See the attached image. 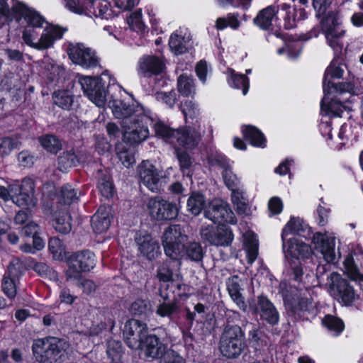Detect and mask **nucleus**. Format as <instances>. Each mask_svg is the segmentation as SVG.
Returning <instances> with one entry per match:
<instances>
[{"mask_svg":"<svg viewBox=\"0 0 363 363\" xmlns=\"http://www.w3.org/2000/svg\"><path fill=\"white\" fill-rule=\"evenodd\" d=\"M282 241L283 250L286 256L299 259L308 257L311 253V247L297 238H291L286 242L285 240Z\"/></svg>","mask_w":363,"mask_h":363,"instance_id":"obj_25","label":"nucleus"},{"mask_svg":"<svg viewBox=\"0 0 363 363\" xmlns=\"http://www.w3.org/2000/svg\"><path fill=\"white\" fill-rule=\"evenodd\" d=\"M11 9L14 13L23 18L28 27L42 28L44 23L48 25L43 16L34 9L28 8L22 2H13Z\"/></svg>","mask_w":363,"mask_h":363,"instance_id":"obj_22","label":"nucleus"},{"mask_svg":"<svg viewBox=\"0 0 363 363\" xmlns=\"http://www.w3.org/2000/svg\"><path fill=\"white\" fill-rule=\"evenodd\" d=\"M322 323L328 330L333 332L335 335H340L345 328L343 321L340 318L332 315H325Z\"/></svg>","mask_w":363,"mask_h":363,"instance_id":"obj_40","label":"nucleus"},{"mask_svg":"<svg viewBox=\"0 0 363 363\" xmlns=\"http://www.w3.org/2000/svg\"><path fill=\"white\" fill-rule=\"evenodd\" d=\"M64 33L65 30L60 27L48 24L37 42L35 50H43L52 47L55 40L62 38Z\"/></svg>","mask_w":363,"mask_h":363,"instance_id":"obj_27","label":"nucleus"},{"mask_svg":"<svg viewBox=\"0 0 363 363\" xmlns=\"http://www.w3.org/2000/svg\"><path fill=\"white\" fill-rule=\"evenodd\" d=\"M240 279L238 275H234L228 278L227 281V289L228 293L233 300V301L237 304V306L243 311H247V304L244 301V297L242 296L240 293Z\"/></svg>","mask_w":363,"mask_h":363,"instance_id":"obj_31","label":"nucleus"},{"mask_svg":"<svg viewBox=\"0 0 363 363\" xmlns=\"http://www.w3.org/2000/svg\"><path fill=\"white\" fill-rule=\"evenodd\" d=\"M35 28H26L23 31L22 38L24 43L29 47L36 49L37 42L35 40L38 38V33L34 29Z\"/></svg>","mask_w":363,"mask_h":363,"instance_id":"obj_61","label":"nucleus"},{"mask_svg":"<svg viewBox=\"0 0 363 363\" xmlns=\"http://www.w3.org/2000/svg\"><path fill=\"white\" fill-rule=\"evenodd\" d=\"M98 189L101 195L106 198H111L113 195V186L108 176H104L99 179Z\"/></svg>","mask_w":363,"mask_h":363,"instance_id":"obj_54","label":"nucleus"},{"mask_svg":"<svg viewBox=\"0 0 363 363\" xmlns=\"http://www.w3.org/2000/svg\"><path fill=\"white\" fill-rule=\"evenodd\" d=\"M63 202L64 204H65V201ZM62 216L60 215V212H59L58 214L56 213L55 218L52 221V225L57 232L62 235H66L67 230V222L65 218V216L67 215V209L66 205H65L63 212H62Z\"/></svg>","mask_w":363,"mask_h":363,"instance_id":"obj_47","label":"nucleus"},{"mask_svg":"<svg viewBox=\"0 0 363 363\" xmlns=\"http://www.w3.org/2000/svg\"><path fill=\"white\" fill-rule=\"evenodd\" d=\"M249 308L259 315L260 319L271 325H276L279 320V314L274 303L264 295L257 296L249 301Z\"/></svg>","mask_w":363,"mask_h":363,"instance_id":"obj_13","label":"nucleus"},{"mask_svg":"<svg viewBox=\"0 0 363 363\" xmlns=\"http://www.w3.org/2000/svg\"><path fill=\"white\" fill-rule=\"evenodd\" d=\"M337 95L335 98L331 99L328 101L327 96H325L321 101L320 107L323 111H325L328 114H331L333 116H342L344 111H349L350 108L346 104L349 102L347 99H342L340 93H336Z\"/></svg>","mask_w":363,"mask_h":363,"instance_id":"obj_26","label":"nucleus"},{"mask_svg":"<svg viewBox=\"0 0 363 363\" xmlns=\"http://www.w3.org/2000/svg\"><path fill=\"white\" fill-rule=\"evenodd\" d=\"M200 235L204 241L216 246H228L233 240L231 229L225 225H219L216 228L203 225Z\"/></svg>","mask_w":363,"mask_h":363,"instance_id":"obj_15","label":"nucleus"},{"mask_svg":"<svg viewBox=\"0 0 363 363\" xmlns=\"http://www.w3.org/2000/svg\"><path fill=\"white\" fill-rule=\"evenodd\" d=\"M94 11L93 13L97 17L109 18L112 16V11L109 9L110 4L106 0H96L94 5L91 4Z\"/></svg>","mask_w":363,"mask_h":363,"instance_id":"obj_45","label":"nucleus"},{"mask_svg":"<svg viewBox=\"0 0 363 363\" xmlns=\"http://www.w3.org/2000/svg\"><path fill=\"white\" fill-rule=\"evenodd\" d=\"M283 300L287 315L294 321L309 320L316 315L313 300L301 293L295 294L283 291Z\"/></svg>","mask_w":363,"mask_h":363,"instance_id":"obj_3","label":"nucleus"},{"mask_svg":"<svg viewBox=\"0 0 363 363\" xmlns=\"http://www.w3.org/2000/svg\"><path fill=\"white\" fill-rule=\"evenodd\" d=\"M22 274L18 264L11 263L8 266L1 279V289L8 298L13 300L16 298Z\"/></svg>","mask_w":363,"mask_h":363,"instance_id":"obj_17","label":"nucleus"},{"mask_svg":"<svg viewBox=\"0 0 363 363\" xmlns=\"http://www.w3.org/2000/svg\"><path fill=\"white\" fill-rule=\"evenodd\" d=\"M222 176L225 186L229 189H233V188L238 186L240 183L239 179L237 178L236 175L233 174L230 167L225 170H223Z\"/></svg>","mask_w":363,"mask_h":363,"instance_id":"obj_63","label":"nucleus"},{"mask_svg":"<svg viewBox=\"0 0 363 363\" xmlns=\"http://www.w3.org/2000/svg\"><path fill=\"white\" fill-rule=\"evenodd\" d=\"M147 333L146 324L135 319L129 320L125 323L123 330L127 345L133 350L139 349Z\"/></svg>","mask_w":363,"mask_h":363,"instance_id":"obj_19","label":"nucleus"},{"mask_svg":"<svg viewBox=\"0 0 363 363\" xmlns=\"http://www.w3.org/2000/svg\"><path fill=\"white\" fill-rule=\"evenodd\" d=\"M204 216L215 223H221L223 222L229 223H236L234 213L229 205L222 200L213 201L208 209L204 211Z\"/></svg>","mask_w":363,"mask_h":363,"instance_id":"obj_18","label":"nucleus"},{"mask_svg":"<svg viewBox=\"0 0 363 363\" xmlns=\"http://www.w3.org/2000/svg\"><path fill=\"white\" fill-rule=\"evenodd\" d=\"M163 63L155 57H147L143 58L139 64L138 72L143 76L158 74L163 69Z\"/></svg>","mask_w":363,"mask_h":363,"instance_id":"obj_32","label":"nucleus"},{"mask_svg":"<svg viewBox=\"0 0 363 363\" xmlns=\"http://www.w3.org/2000/svg\"><path fill=\"white\" fill-rule=\"evenodd\" d=\"M77 88H80L88 99L98 107H104L106 104L107 90L101 77L77 74L72 80V89L74 91Z\"/></svg>","mask_w":363,"mask_h":363,"instance_id":"obj_5","label":"nucleus"},{"mask_svg":"<svg viewBox=\"0 0 363 363\" xmlns=\"http://www.w3.org/2000/svg\"><path fill=\"white\" fill-rule=\"evenodd\" d=\"M108 327H109L111 330L114 327V321L111 317H108L107 319L105 318L104 322L101 320L100 323L96 325L93 324L90 328L89 334L92 336L98 335L103 330H106Z\"/></svg>","mask_w":363,"mask_h":363,"instance_id":"obj_60","label":"nucleus"},{"mask_svg":"<svg viewBox=\"0 0 363 363\" xmlns=\"http://www.w3.org/2000/svg\"><path fill=\"white\" fill-rule=\"evenodd\" d=\"M140 182L152 192L160 191L164 174L149 160L143 161L137 167Z\"/></svg>","mask_w":363,"mask_h":363,"instance_id":"obj_12","label":"nucleus"},{"mask_svg":"<svg viewBox=\"0 0 363 363\" xmlns=\"http://www.w3.org/2000/svg\"><path fill=\"white\" fill-rule=\"evenodd\" d=\"M138 250L149 260L155 259L160 254V246L157 242L150 235H145L136 238Z\"/></svg>","mask_w":363,"mask_h":363,"instance_id":"obj_28","label":"nucleus"},{"mask_svg":"<svg viewBox=\"0 0 363 363\" xmlns=\"http://www.w3.org/2000/svg\"><path fill=\"white\" fill-rule=\"evenodd\" d=\"M187 237L180 225H172L164 233L162 245L165 255L172 261L181 262L185 255L184 242Z\"/></svg>","mask_w":363,"mask_h":363,"instance_id":"obj_6","label":"nucleus"},{"mask_svg":"<svg viewBox=\"0 0 363 363\" xmlns=\"http://www.w3.org/2000/svg\"><path fill=\"white\" fill-rule=\"evenodd\" d=\"M181 110L186 118L194 119L196 118L199 115V109L197 106L190 100H186L181 104Z\"/></svg>","mask_w":363,"mask_h":363,"instance_id":"obj_55","label":"nucleus"},{"mask_svg":"<svg viewBox=\"0 0 363 363\" xmlns=\"http://www.w3.org/2000/svg\"><path fill=\"white\" fill-rule=\"evenodd\" d=\"M180 265L181 262L166 260L162 262L157 269V279L162 282L174 281L178 279L177 271H179Z\"/></svg>","mask_w":363,"mask_h":363,"instance_id":"obj_29","label":"nucleus"},{"mask_svg":"<svg viewBox=\"0 0 363 363\" xmlns=\"http://www.w3.org/2000/svg\"><path fill=\"white\" fill-rule=\"evenodd\" d=\"M150 310L151 304L150 301L144 299H137L132 303L130 307V311L134 315L146 314Z\"/></svg>","mask_w":363,"mask_h":363,"instance_id":"obj_50","label":"nucleus"},{"mask_svg":"<svg viewBox=\"0 0 363 363\" xmlns=\"http://www.w3.org/2000/svg\"><path fill=\"white\" fill-rule=\"evenodd\" d=\"M35 182L30 177L22 179L21 184L18 181L10 184V190L12 191V201L18 206H34L35 199Z\"/></svg>","mask_w":363,"mask_h":363,"instance_id":"obj_11","label":"nucleus"},{"mask_svg":"<svg viewBox=\"0 0 363 363\" xmlns=\"http://www.w3.org/2000/svg\"><path fill=\"white\" fill-rule=\"evenodd\" d=\"M345 65L331 62L325 70L323 78V91L325 94L340 93V94H349L350 96L354 94V86L351 82H341L335 84L330 82L331 79H340L345 72Z\"/></svg>","mask_w":363,"mask_h":363,"instance_id":"obj_8","label":"nucleus"},{"mask_svg":"<svg viewBox=\"0 0 363 363\" xmlns=\"http://www.w3.org/2000/svg\"><path fill=\"white\" fill-rule=\"evenodd\" d=\"M156 314L162 318H168L170 320L177 323L181 313L179 302L174 298L171 301H160L157 306Z\"/></svg>","mask_w":363,"mask_h":363,"instance_id":"obj_30","label":"nucleus"},{"mask_svg":"<svg viewBox=\"0 0 363 363\" xmlns=\"http://www.w3.org/2000/svg\"><path fill=\"white\" fill-rule=\"evenodd\" d=\"M333 0H313V6L316 12V16L320 18L325 16L330 8Z\"/></svg>","mask_w":363,"mask_h":363,"instance_id":"obj_62","label":"nucleus"},{"mask_svg":"<svg viewBox=\"0 0 363 363\" xmlns=\"http://www.w3.org/2000/svg\"><path fill=\"white\" fill-rule=\"evenodd\" d=\"M48 245L55 259L65 260L66 262L68 260L66 246L61 239L59 238H52L49 240Z\"/></svg>","mask_w":363,"mask_h":363,"instance_id":"obj_38","label":"nucleus"},{"mask_svg":"<svg viewBox=\"0 0 363 363\" xmlns=\"http://www.w3.org/2000/svg\"><path fill=\"white\" fill-rule=\"evenodd\" d=\"M71 278L74 279V284L82 289L84 293L91 294L96 291V286L93 281L82 279L81 275H73Z\"/></svg>","mask_w":363,"mask_h":363,"instance_id":"obj_51","label":"nucleus"},{"mask_svg":"<svg viewBox=\"0 0 363 363\" xmlns=\"http://www.w3.org/2000/svg\"><path fill=\"white\" fill-rule=\"evenodd\" d=\"M146 357L160 358L166 352V347L155 335H146L141 341L140 347Z\"/></svg>","mask_w":363,"mask_h":363,"instance_id":"obj_23","label":"nucleus"},{"mask_svg":"<svg viewBox=\"0 0 363 363\" xmlns=\"http://www.w3.org/2000/svg\"><path fill=\"white\" fill-rule=\"evenodd\" d=\"M150 216L157 220L175 219L178 216L176 203L169 202L159 196L151 198L147 203Z\"/></svg>","mask_w":363,"mask_h":363,"instance_id":"obj_14","label":"nucleus"},{"mask_svg":"<svg viewBox=\"0 0 363 363\" xmlns=\"http://www.w3.org/2000/svg\"><path fill=\"white\" fill-rule=\"evenodd\" d=\"M127 23L133 30L136 31H143L145 28L142 21V13L140 10H138L130 14L127 18Z\"/></svg>","mask_w":363,"mask_h":363,"instance_id":"obj_56","label":"nucleus"},{"mask_svg":"<svg viewBox=\"0 0 363 363\" xmlns=\"http://www.w3.org/2000/svg\"><path fill=\"white\" fill-rule=\"evenodd\" d=\"M308 228V225L303 223V221L299 218H292L286 223L282 230L281 239L284 240L286 237L290 234H296L299 236H303V233Z\"/></svg>","mask_w":363,"mask_h":363,"instance_id":"obj_36","label":"nucleus"},{"mask_svg":"<svg viewBox=\"0 0 363 363\" xmlns=\"http://www.w3.org/2000/svg\"><path fill=\"white\" fill-rule=\"evenodd\" d=\"M320 23L326 39L342 38L345 34V30L342 27L340 13L337 9L329 11Z\"/></svg>","mask_w":363,"mask_h":363,"instance_id":"obj_20","label":"nucleus"},{"mask_svg":"<svg viewBox=\"0 0 363 363\" xmlns=\"http://www.w3.org/2000/svg\"><path fill=\"white\" fill-rule=\"evenodd\" d=\"M231 86L237 89H242V94L245 95L249 89V79L245 74H237L234 71L231 72Z\"/></svg>","mask_w":363,"mask_h":363,"instance_id":"obj_48","label":"nucleus"},{"mask_svg":"<svg viewBox=\"0 0 363 363\" xmlns=\"http://www.w3.org/2000/svg\"><path fill=\"white\" fill-rule=\"evenodd\" d=\"M106 353L113 362L118 363L123 354L121 342L115 340H108L107 342Z\"/></svg>","mask_w":363,"mask_h":363,"instance_id":"obj_42","label":"nucleus"},{"mask_svg":"<svg viewBox=\"0 0 363 363\" xmlns=\"http://www.w3.org/2000/svg\"><path fill=\"white\" fill-rule=\"evenodd\" d=\"M113 219V211L110 206H100L96 213L91 217V227L96 233L106 232Z\"/></svg>","mask_w":363,"mask_h":363,"instance_id":"obj_24","label":"nucleus"},{"mask_svg":"<svg viewBox=\"0 0 363 363\" xmlns=\"http://www.w3.org/2000/svg\"><path fill=\"white\" fill-rule=\"evenodd\" d=\"M21 137L15 134L10 136L0 138V157L4 158L9 156L14 150H19L21 147Z\"/></svg>","mask_w":363,"mask_h":363,"instance_id":"obj_34","label":"nucleus"},{"mask_svg":"<svg viewBox=\"0 0 363 363\" xmlns=\"http://www.w3.org/2000/svg\"><path fill=\"white\" fill-rule=\"evenodd\" d=\"M240 24L238 15L229 13L226 18H218L216 22V27L218 30H223L227 26H230L233 29L236 30L239 28Z\"/></svg>","mask_w":363,"mask_h":363,"instance_id":"obj_46","label":"nucleus"},{"mask_svg":"<svg viewBox=\"0 0 363 363\" xmlns=\"http://www.w3.org/2000/svg\"><path fill=\"white\" fill-rule=\"evenodd\" d=\"M82 60L84 61L83 64H78L79 65L85 68L96 67L99 65V60L96 55V52L90 48H87L85 52Z\"/></svg>","mask_w":363,"mask_h":363,"instance_id":"obj_59","label":"nucleus"},{"mask_svg":"<svg viewBox=\"0 0 363 363\" xmlns=\"http://www.w3.org/2000/svg\"><path fill=\"white\" fill-rule=\"evenodd\" d=\"M39 141L43 148L52 153L55 154L62 148L60 140L52 135L43 136L40 138Z\"/></svg>","mask_w":363,"mask_h":363,"instance_id":"obj_44","label":"nucleus"},{"mask_svg":"<svg viewBox=\"0 0 363 363\" xmlns=\"http://www.w3.org/2000/svg\"><path fill=\"white\" fill-rule=\"evenodd\" d=\"M177 159L179 162V166L183 174L190 175L191 167L192 166V159L190 155L185 151L181 150L177 152Z\"/></svg>","mask_w":363,"mask_h":363,"instance_id":"obj_52","label":"nucleus"},{"mask_svg":"<svg viewBox=\"0 0 363 363\" xmlns=\"http://www.w3.org/2000/svg\"><path fill=\"white\" fill-rule=\"evenodd\" d=\"M108 106L114 117L122 121V125L125 121L128 123L133 118L138 117L144 113L141 106L118 99H110Z\"/></svg>","mask_w":363,"mask_h":363,"instance_id":"obj_16","label":"nucleus"},{"mask_svg":"<svg viewBox=\"0 0 363 363\" xmlns=\"http://www.w3.org/2000/svg\"><path fill=\"white\" fill-rule=\"evenodd\" d=\"M178 91L183 96H188L194 93L195 86L194 79L186 74H182L177 80Z\"/></svg>","mask_w":363,"mask_h":363,"instance_id":"obj_41","label":"nucleus"},{"mask_svg":"<svg viewBox=\"0 0 363 363\" xmlns=\"http://www.w3.org/2000/svg\"><path fill=\"white\" fill-rule=\"evenodd\" d=\"M205 206V197L199 193H193L187 200V210L194 216H198Z\"/></svg>","mask_w":363,"mask_h":363,"instance_id":"obj_39","label":"nucleus"},{"mask_svg":"<svg viewBox=\"0 0 363 363\" xmlns=\"http://www.w3.org/2000/svg\"><path fill=\"white\" fill-rule=\"evenodd\" d=\"M298 12L299 17L298 18H296V14L295 15L294 13H291V11H289L288 13H285L284 24V27L285 29L289 30L296 27V21L303 20L306 17V13L303 9H300Z\"/></svg>","mask_w":363,"mask_h":363,"instance_id":"obj_58","label":"nucleus"},{"mask_svg":"<svg viewBox=\"0 0 363 363\" xmlns=\"http://www.w3.org/2000/svg\"><path fill=\"white\" fill-rule=\"evenodd\" d=\"M313 242L316 250L320 252L326 262L325 264L318 265L316 268V277L320 282L325 280V276H326V280L328 282V277L330 274H327V272L330 270V263L333 262L335 259L334 240L325 234L316 233L313 235Z\"/></svg>","mask_w":363,"mask_h":363,"instance_id":"obj_7","label":"nucleus"},{"mask_svg":"<svg viewBox=\"0 0 363 363\" xmlns=\"http://www.w3.org/2000/svg\"><path fill=\"white\" fill-rule=\"evenodd\" d=\"M161 358L160 363H185L183 357L173 350L166 351Z\"/></svg>","mask_w":363,"mask_h":363,"instance_id":"obj_64","label":"nucleus"},{"mask_svg":"<svg viewBox=\"0 0 363 363\" xmlns=\"http://www.w3.org/2000/svg\"><path fill=\"white\" fill-rule=\"evenodd\" d=\"M279 9L275 6H269L260 11L254 19V23L262 30H268L272 26V21Z\"/></svg>","mask_w":363,"mask_h":363,"instance_id":"obj_33","label":"nucleus"},{"mask_svg":"<svg viewBox=\"0 0 363 363\" xmlns=\"http://www.w3.org/2000/svg\"><path fill=\"white\" fill-rule=\"evenodd\" d=\"M154 128L157 135L170 143H177L186 149L195 148L201 139V134L189 126L172 129L163 123L157 122Z\"/></svg>","mask_w":363,"mask_h":363,"instance_id":"obj_1","label":"nucleus"},{"mask_svg":"<svg viewBox=\"0 0 363 363\" xmlns=\"http://www.w3.org/2000/svg\"><path fill=\"white\" fill-rule=\"evenodd\" d=\"M258 240L253 233H247L244 237V248L246 251L247 262L252 264L258 256Z\"/></svg>","mask_w":363,"mask_h":363,"instance_id":"obj_35","label":"nucleus"},{"mask_svg":"<svg viewBox=\"0 0 363 363\" xmlns=\"http://www.w3.org/2000/svg\"><path fill=\"white\" fill-rule=\"evenodd\" d=\"M152 118L143 113L138 117L133 118L128 123H123L125 129V138L132 145L139 144L147 140L150 135L149 125H152Z\"/></svg>","mask_w":363,"mask_h":363,"instance_id":"obj_9","label":"nucleus"},{"mask_svg":"<svg viewBox=\"0 0 363 363\" xmlns=\"http://www.w3.org/2000/svg\"><path fill=\"white\" fill-rule=\"evenodd\" d=\"M94 266V253L89 250L75 252L69 256V278L73 275H80L82 272H89Z\"/></svg>","mask_w":363,"mask_h":363,"instance_id":"obj_21","label":"nucleus"},{"mask_svg":"<svg viewBox=\"0 0 363 363\" xmlns=\"http://www.w3.org/2000/svg\"><path fill=\"white\" fill-rule=\"evenodd\" d=\"M67 348L65 339L48 336L34 340L32 350L35 359L41 363L56 362Z\"/></svg>","mask_w":363,"mask_h":363,"instance_id":"obj_4","label":"nucleus"},{"mask_svg":"<svg viewBox=\"0 0 363 363\" xmlns=\"http://www.w3.org/2000/svg\"><path fill=\"white\" fill-rule=\"evenodd\" d=\"M185 255L187 258L193 262H201L204 255V251L199 242H190L185 247Z\"/></svg>","mask_w":363,"mask_h":363,"instance_id":"obj_43","label":"nucleus"},{"mask_svg":"<svg viewBox=\"0 0 363 363\" xmlns=\"http://www.w3.org/2000/svg\"><path fill=\"white\" fill-rule=\"evenodd\" d=\"M329 292L335 299L342 301L345 305L351 304L355 299V292L349 281L336 272L330 273L328 277Z\"/></svg>","mask_w":363,"mask_h":363,"instance_id":"obj_10","label":"nucleus"},{"mask_svg":"<svg viewBox=\"0 0 363 363\" xmlns=\"http://www.w3.org/2000/svg\"><path fill=\"white\" fill-rule=\"evenodd\" d=\"M169 45L176 55H181L186 51V48L184 43V38H181L177 34H172L171 35Z\"/></svg>","mask_w":363,"mask_h":363,"instance_id":"obj_57","label":"nucleus"},{"mask_svg":"<svg viewBox=\"0 0 363 363\" xmlns=\"http://www.w3.org/2000/svg\"><path fill=\"white\" fill-rule=\"evenodd\" d=\"M246 347L245 333L238 325L225 324L219 340V350L223 356L234 359L240 356Z\"/></svg>","mask_w":363,"mask_h":363,"instance_id":"obj_2","label":"nucleus"},{"mask_svg":"<svg viewBox=\"0 0 363 363\" xmlns=\"http://www.w3.org/2000/svg\"><path fill=\"white\" fill-rule=\"evenodd\" d=\"M116 153L118 160L125 167H130L135 162L134 155L129 149H126L125 147L120 148L119 147H117Z\"/></svg>","mask_w":363,"mask_h":363,"instance_id":"obj_53","label":"nucleus"},{"mask_svg":"<svg viewBox=\"0 0 363 363\" xmlns=\"http://www.w3.org/2000/svg\"><path fill=\"white\" fill-rule=\"evenodd\" d=\"M87 48L83 44L78 43L75 45L69 44V59L76 65L83 64L84 61L82 57Z\"/></svg>","mask_w":363,"mask_h":363,"instance_id":"obj_49","label":"nucleus"},{"mask_svg":"<svg viewBox=\"0 0 363 363\" xmlns=\"http://www.w3.org/2000/svg\"><path fill=\"white\" fill-rule=\"evenodd\" d=\"M245 138L252 145L264 147L265 138L264 135L255 127L247 125L242 130Z\"/></svg>","mask_w":363,"mask_h":363,"instance_id":"obj_37","label":"nucleus"}]
</instances>
